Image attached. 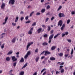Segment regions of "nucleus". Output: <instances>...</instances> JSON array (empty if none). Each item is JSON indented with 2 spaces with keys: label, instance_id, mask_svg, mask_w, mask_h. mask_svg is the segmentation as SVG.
Listing matches in <instances>:
<instances>
[{
  "label": "nucleus",
  "instance_id": "nucleus-1",
  "mask_svg": "<svg viewBox=\"0 0 75 75\" xmlns=\"http://www.w3.org/2000/svg\"><path fill=\"white\" fill-rule=\"evenodd\" d=\"M63 23L62 20H60L58 22V26L60 25V27H61V26H62V25Z\"/></svg>",
  "mask_w": 75,
  "mask_h": 75
},
{
  "label": "nucleus",
  "instance_id": "nucleus-2",
  "mask_svg": "<svg viewBox=\"0 0 75 75\" xmlns=\"http://www.w3.org/2000/svg\"><path fill=\"white\" fill-rule=\"evenodd\" d=\"M9 3V4H11L13 5L15 3V0H10Z\"/></svg>",
  "mask_w": 75,
  "mask_h": 75
},
{
  "label": "nucleus",
  "instance_id": "nucleus-3",
  "mask_svg": "<svg viewBox=\"0 0 75 75\" xmlns=\"http://www.w3.org/2000/svg\"><path fill=\"white\" fill-rule=\"evenodd\" d=\"M45 56H47V55H49V54H51V52H48V51H45Z\"/></svg>",
  "mask_w": 75,
  "mask_h": 75
},
{
  "label": "nucleus",
  "instance_id": "nucleus-4",
  "mask_svg": "<svg viewBox=\"0 0 75 75\" xmlns=\"http://www.w3.org/2000/svg\"><path fill=\"white\" fill-rule=\"evenodd\" d=\"M12 59L13 62L17 61V59L16 58V57H15L14 56H13L12 57Z\"/></svg>",
  "mask_w": 75,
  "mask_h": 75
},
{
  "label": "nucleus",
  "instance_id": "nucleus-5",
  "mask_svg": "<svg viewBox=\"0 0 75 75\" xmlns=\"http://www.w3.org/2000/svg\"><path fill=\"white\" fill-rule=\"evenodd\" d=\"M59 17L61 18V17H65V15L63 13H60L59 14Z\"/></svg>",
  "mask_w": 75,
  "mask_h": 75
},
{
  "label": "nucleus",
  "instance_id": "nucleus-6",
  "mask_svg": "<svg viewBox=\"0 0 75 75\" xmlns=\"http://www.w3.org/2000/svg\"><path fill=\"white\" fill-rule=\"evenodd\" d=\"M65 27V24L64 23L62 25V27L60 28L61 31H63V30H64Z\"/></svg>",
  "mask_w": 75,
  "mask_h": 75
},
{
  "label": "nucleus",
  "instance_id": "nucleus-7",
  "mask_svg": "<svg viewBox=\"0 0 75 75\" xmlns=\"http://www.w3.org/2000/svg\"><path fill=\"white\" fill-rule=\"evenodd\" d=\"M5 4L3 3L2 4V5L1 7V8L2 9H4V7H5Z\"/></svg>",
  "mask_w": 75,
  "mask_h": 75
},
{
  "label": "nucleus",
  "instance_id": "nucleus-8",
  "mask_svg": "<svg viewBox=\"0 0 75 75\" xmlns=\"http://www.w3.org/2000/svg\"><path fill=\"white\" fill-rule=\"evenodd\" d=\"M42 30V28H39L38 29L37 31L38 32V34L40 33V32H41V31Z\"/></svg>",
  "mask_w": 75,
  "mask_h": 75
},
{
  "label": "nucleus",
  "instance_id": "nucleus-9",
  "mask_svg": "<svg viewBox=\"0 0 75 75\" xmlns=\"http://www.w3.org/2000/svg\"><path fill=\"white\" fill-rule=\"evenodd\" d=\"M53 37H54V34H52L50 36L49 39H50V40H52V39L53 38Z\"/></svg>",
  "mask_w": 75,
  "mask_h": 75
},
{
  "label": "nucleus",
  "instance_id": "nucleus-10",
  "mask_svg": "<svg viewBox=\"0 0 75 75\" xmlns=\"http://www.w3.org/2000/svg\"><path fill=\"white\" fill-rule=\"evenodd\" d=\"M30 45H31L29 43L27 46V49H26L27 51V50H28V48H29V47H30Z\"/></svg>",
  "mask_w": 75,
  "mask_h": 75
},
{
  "label": "nucleus",
  "instance_id": "nucleus-11",
  "mask_svg": "<svg viewBox=\"0 0 75 75\" xmlns=\"http://www.w3.org/2000/svg\"><path fill=\"white\" fill-rule=\"evenodd\" d=\"M20 62H24V58H22L20 61Z\"/></svg>",
  "mask_w": 75,
  "mask_h": 75
},
{
  "label": "nucleus",
  "instance_id": "nucleus-12",
  "mask_svg": "<svg viewBox=\"0 0 75 75\" xmlns=\"http://www.w3.org/2000/svg\"><path fill=\"white\" fill-rule=\"evenodd\" d=\"M42 45L43 46L47 45H48V43H47V42H45L42 43Z\"/></svg>",
  "mask_w": 75,
  "mask_h": 75
},
{
  "label": "nucleus",
  "instance_id": "nucleus-13",
  "mask_svg": "<svg viewBox=\"0 0 75 75\" xmlns=\"http://www.w3.org/2000/svg\"><path fill=\"white\" fill-rule=\"evenodd\" d=\"M50 59L51 61H54L55 60V58L54 57H51L50 58Z\"/></svg>",
  "mask_w": 75,
  "mask_h": 75
},
{
  "label": "nucleus",
  "instance_id": "nucleus-14",
  "mask_svg": "<svg viewBox=\"0 0 75 75\" xmlns=\"http://www.w3.org/2000/svg\"><path fill=\"white\" fill-rule=\"evenodd\" d=\"M55 48H56V46H53L52 47L51 50L52 51H53V50H54Z\"/></svg>",
  "mask_w": 75,
  "mask_h": 75
},
{
  "label": "nucleus",
  "instance_id": "nucleus-15",
  "mask_svg": "<svg viewBox=\"0 0 75 75\" xmlns=\"http://www.w3.org/2000/svg\"><path fill=\"white\" fill-rule=\"evenodd\" d=\"M28 64V63H26L24 65V66L22 68V69H23V68H25L27 66V64Z\"/></svg>",
  "mask_w": 75,
  "mask_h": 75
},
{
  "label": "nucleus",
  "instance_id": "nucleus-16",
  "mask_svg": "<svg viewBox=\"0 0 75 75\" xmlns=\"http://www.w3.org/2000/svg\"><path fill=\"white\" fill-rule=\"evenodd\" d=\"M40 59V57H37L36 58H35V61L36 62H37L38 61V60Z\"/></svg>",
  "mask_w": 75,
  "mask_h": 75
},
{
  "label": "nucleus",
  "instance_id": "nucleus-17",
  "mask_svg": "<svg viewBox=\"0 0 75 75\" xmlns=\"http://www.w3.org/2000/svg\"><path fill=\"white\" fill-rule=\"evenodd\" d=\"M6 60L7 61H9L10 60V58L9 57H6Z\"/></svg>",
  "mask_w": 75,
  "mask_h": 75
},
{
  "label": "nucleus",
  "instance_id": "nucleus-18",
  "mask_svg": "<svg viewBox=\"0 0 75 75\" xmlns=\"http://www.w3.org/2000/svg\"><path fill=\"white\" fill-rule=\"evenodd\" d=\"M24 72L22 71L19 73V75H24Z\"/></svg>",
  "mask_w": 75,
  "mask_h": 75
},
{
  "label": "nucleus",
  "instance_id": "nucleus-19",
  "mask_svg": "<svg viewBox=\"0 0 75 75\" xmlns=\"http://www.w3.org/2000/svg\"><path fill=\"white\" fill-rule=\"evenodd\" d=\"M47 30L49 31L51 30V27L50 25H48L47 26Z\"/></svg>",
  "mask_w": 75,
  "mask_h": 75
},
{
  "label": "nucleus",
  "instance_id": "nucleus-20",
  "mask_svg": "<svg viewBox=\"0 0 75 75\" xmlns=\"http://www.w3.org/2000/svg\"><path fill=\"white\" fill-rule=\"evenodd\" d=\"M45 11V8L42 9L41 11V12L42 13H44Z\"/></svg>",
  "mask_w": 75,
  "mask_h": 75
},
{
  "label": "nucleus",
  "instance_id": "nucleus-21",
  "mask_svg": "<svg viewBox=\"0 0 75 75\" xmlns=\"http://www.w3.org/2000/svg\"><path fill=\"white\" fill-rule=\"evenodd\" d=\"M16 38H13L12 40V42L13 43V42H16Z\"/></svg>",
  "mask_w": 75,
  "mask_h": 75
},
{
  "label": "nucleus",
  "instance_id": "nucleus-22",
  "mask_svg": "<svg viewBox=\"0 0 75 75\" xmlns=\"http://www.w3.org/2000/svg\"><path fill=\"white\" fill-rule=\"evenodd\" d=\"M59 35H60V33H58L57 34V35H55L54 37V38H57V37Z\"/></svg>",
  "mask_w": 75,
  "mask_h": 75
},
{
  "label": "nucleus",
  "instance_id": "nucleus-23",
  "mask_svg": "<svg viewBox=\"0 0 75 75\" xmlns=\"http://www.w3.org/2000/svg\"><path fill=\"white\" fill-rule=\"evenodd\" d=\"M30 54H31V51H28L26 54H27L28 56L30 55Z\"/></svg>",
  "mask_w": 75,
  "mask_h": 75
},
{
  "label": "nucleus",
  "instance_id": "nucleus-24",
  "mask_svg": "<svg viewBox=\"0 0 75 75\" xmlns=\"http://www.w3.org/2000/svg\"><path fill=\"white\" fill-rule=\"evenodd\" d=\"M70 22H71V20L70 19H68L67 21V24H68Z\"/></svg>",
  "mask_w": 75,
  "mask_h": 75
},
{
  "label": "nucleus",
  "instance_id": "nucleus-25",
  "mask_svg": "<svg viewBox=\"0 0 75 75\" xmlns=\"http://www.w3.org/2000/svg\"><path fill=\"white\" fill-rule=\"evenodd\" d=\"M16 65H17V63L16 62H14L13 64V66L14 67H16Z\"/></svg>",
  "mask_w": 75,
  "mask_h": 75
},
{
  "label": "nucleus",
  "instance_id": "nucleus-26",
  "mask_svg": "<svg viewBox=\"0 0 75 75\" xmlns=\"http://www.w3.org/2000/svg\"><path fill=\"white\" fill-rule=\"evenodd\" d=\"M60 72L62 74V73H64V69H61Z\"/></svg>",
  "mask_w": 75,
  "mask_h": 75
},
{
  "label": "nucleus",
  "instance_id": "nucleus-27",
  "mask_svg": "<svg viewBox=\"0 0 75 75\" xmlns=\"http://www.w3.org/2000/svg\"><path fill=\"white\" fill-rule=\"evenodd\" d=\"M13 53V51H10L7 54V55H10V54H11Z\"/></svg>",
  "mask_w": 75,
  "mask_h": 75
},
{
  "label": "nucleus",
  "instance_id": "nucleus-28",
  "mask_svg": "<svg viewBox=\"0 0 75 75\" xmlns=\"http://www.w3.org/2000/svg\"><path fill=\"white\" fill-rule=\"evenodd\" d=\"M32 31L30 30L28 32V34H32Z\"/></svg>",
  "mask_w": 75,
  "mask_h": 75
},
{
  "label": "nucleus",
  "instance_id": "nucleus-29",
  "mask_svg": "<svg viewBox=\"0 0 75 75\" xmlns=\"http://www.w3.org/2000/svg\"><path fill=\"white\" fill-rule=\"evenodd\" d=\"M61 8H62V6H59V8L57 9V11H59V10H60V9H61Z\"/></svg>",
  "mask_w": 75,
  "mask_h": 75
},
{
  "label": "nucleus",
  "instance_id": "nucleus-30",
  "mask_svg": "<svg viewBox=\"0 0 75 75\" xmlns=\"http://www.w3.org/2000/svg\"><path fill=\"white\" fill-rule=\"evenodd\" d=\"M36 25V22H35L32 24V26H34Z\"/></svg>",
  "mask_w": 75,
  "mask_h": 75
},
{
  "label": "nucleus",
  "instance_id": "nucleus-31",
  "mask_svg": "<svg viewBox=\"0 0 75 75\" xmlns=\"http://www.w3.org/2000/svg\"><path fill=\"white\" fill-rule=\"evenodd\" d=\"M73 53H74V50H73V49H72L71 52V55H72L73 54Z\"/></svg>",
  "mask_w": 75,
  "mask_h": 75
},
{
  "label": "nucleus",
  "instance_id": "nucleus-32",
  "mask_svg": "<svg viewBox=\"0 0 75 75\" xmlns=\"http://www.w3.org/2000/svg\"><path fill=\"white\" fill-rule=\"evenodd\" d=\"M12 25L13 26H16V23H12Z\"/></svg>",
  "mask_w": 75,
  "mask_h": 75
},
{
  "label": "nucleus",
  "instance_id": "nucleus-33",
  "mask_svg": "<svg viewBox=\"0 0 75 75\" xmlns=\"http://www.w3.org/2000/svg\"><path fill=\"white\" fill-rule=\"evenodd\" d=\"M43 37H45V38H47V37H48V35H47V34H45L44 35Z\"/></svg>",
  "mask_w": 75,
  "mask_h": 75
},
{
  "label": "nucleus",
  "instance_id": "nucleus-34",
  "mask_svg": "<svg viewBox=\"0 0 75 75\" xmlns=\"http://www.w3.org/2000/svg\"><path fill=\"white\" fill-rule=\"evenodd\" d=\"M59 56H60V57H62V56L63 55V53L61 52V53L59 54Z\"/></svg>",
  "mask_w": 75,
  "mask_h": 75
},
{
  "label": "nucleus",
  "instance_id": "nucleus-35",
  "mask_svg": "<svg viewBox=\"0 0 75 75\" xmlns=\"http://www.w3.org/2000/svg\"><path fill=\"white\" fill-rule=\"evenodd\" d=\"M28 55L26 54V55H25V56L24 57L25 59H26V58H28Z\"/></svg>",
  "mask_w": 75,
  "mask_h": 75
},
{
  "label": "nucleus",
  "instance_id": "nucleus-36",
  "mask_svg": "<svg viewBox=\"0 0 75 75\" xmlns=\"http://www.w3.org/2000/svg\"><path fill=\"white\" fill-rule=\"evenodd\" d=\"M52 40H51V39H49V41H48L49 44H50L51 43V42Z\"/></svg>",
  "mask_w": 75,
  "mask_h": 75
},
{
  "label": "nucleus",
  "instance_id": "nucleus-37",
  "mask_svg": "<svg viewBox=\"0 0 75 75\" xmlns=\"http://www.w3.org/2000/svg\"><path fill=\"white\" fill-rule=\"evenodd\" d=\"M67 41H68V42H72V41L71 39H69V40H67Z\"/></svg>",
  "mask_w": 75,
  "mask_h": 75
},
{
  "label": "nucleus",
  "instance_id": "nucleus-38",
  "mask_svg": "<svg viewBox=\"0 0 75 75\" xmlns=\"http://www.w3.org/2000/svg\"><path fill=\"white\" fill-rule=\"evenodd\" d=\"M50 8V5H48L47 6V10H48V9H49Z\"/></svg>",
  "mask_w": 75,
  "mask_h": 75
},
{
  "label": "nucleus",
  "instance_id": "nucleus-39",
  "mask_svg": "<svg viewBox=\"0 0 75 75\" xmlns=\"http://www.w3.org/2000/svg\"><path fill=\"white\" fill-rule=\"evenodd\" d=\"M4 43L1 46V48L3 49V48H4Z\"/></svg>",
  "mask_w": 75,
  "mask_h": 75
},
{
  "label": "nucleus",
  "instance_id": "nucleus-40",
  "mask_svg": "<svg viewBox=\"0 0 75 75\" xmlns=\"http://www.w3.org/2000/svg\"><path fill=\"white\" fill-rule=\"evenodd\" d=\"M71 14L72 15H74V14H75V11H72L71 12Z\"/></svg>",
  "mask_w": 75,
  "mask_h": 75
},
{
  "label": "nucleus",
  "instance_id": "nucleus-41",
  "mask_svg": "<svg viewBox=\"0 0 75 75\" xmlns=\"http://www.w3.org/2000/svg\"><path fill=\"white\" fill-rule=\"evenodd\" d=\"M31 23V21H27L25 22V23Z\"/></svg>",
  "mask_w": 75,
  "mask_h": 75
},
{
  "label": "nucleus",
  "instance_id": "nucleus-42",
  "mask_svg": "<svg viewBox=\"0 0 75 75\" xmlns=\"http://www.w3.org/2000/svg\"><path fill=\"white\" fill-rule=\"evenodd\" d=\"M24 18V17H21V21H23V20Z\"/></svg>",
  "mask_w": 75,
  "mask_h": 75
},
{
  "label": "nucleus",
  "instance_id": "nucleus-43",
  "mask_svg": "<svg viewBox=\"0 0 75 75\" xmlns=\"http://www.w3.org/2000/svg\"><path fill=\"white\" fill-rule=\"evenodd\" d=\"M59 68H60L59 70H61V69H62V68H63V66H60L59 67Z\"/></svg>",
  "mask_w": 75,
  "mask_h": 75
},
{
  "label": "nucleus",
  "instance_id": "nucleus-44",
  "mask_svg": "<svg viewBox=\"0 0 75 75\" xmlns=\"http://www.w3.org/2000/svg\"><path fill=\"white\" fill-rule=\"evenodd\" d=\"M54 17L53 16L51 18V21H53V20H54Z\"/></svg>",
  "mask_w": 75,
  "mask_h": 75
},
{
  "label": "nucleus",
  "instance_id": "nucleus-45",
  "mask_svg": "<svg viewBox=\"0 0 75 75\" xmlns=\"http://www.w3.org/2000/svg\"><path fill=\"white\" fill-rule=\"evenodd\" d=\"M45 69H44L41 71V74H42V72H44L45 71Z\"/></svg>",
  "mask_w": 75,
  "mask_h": 75
},
{
  "label": "nucleus",
  "instance_id": "nucleus-46",
  "mask_svg": "<svg viewBox=\"0 0 75 75\" xmlns=\"http://www.w3.org/2000/svg\"><path fill=\"white\" fill-rule=\"evenodd\" d=\"M34 13V12L33 11L32 12H31L30 14V16L31 17V16H32V14H33V13Z\"/></svg>",
  "mask_w": 75,
  "mask_h": 75
},
{
  "label": "nucleus",
  "instance_id": "nucleus-47",
  "mask_svg": "<svg viewBox=\"0 0 75 75\" xmlns=\"http://www.w3.org/2000/svg\"><path fill=\"white\" fill-rule=\"evenodd\" d=\"M24 34H22L20 35V36L21 37H23V36H24Z\"/></svg>",
  "mask_w": 75,
  "mask_h": 75
},
{
  "label": "nucleus",
  "instance_id": "nucleus-48",
  "mask_svg": "<svg viewBox=\"0 0 75 75\" xmlns=\"http://www.w3.org/2000/svg\"><path fill=\"white\" fill-rule=\"evenodd\" d=\"M65 35H67L68 34H69V33L68 32H65V33H64Z\"/></svg>",
  "mask_w": 75,
  "mask_h": 75
},
{
  "label": "nucleus",
  "instance_id": "nucleus-49",
  "mask_svg": "<svg viewBox=\"0 0 75 75\" xmlns=\"http://www.w3.org/2000/svg\"><path fill=\"white\" fill-rule=\"evenodd\" d=\"M25 19L26 20H27L28 19V16H27L25 17Z\"/></svg>",
  "mask_w": 75,
  "mask_h": 75
},
{
  "label": "nucleus",
  "instance_id": "nucleus-50",
  "mask_svg": "<svg viewBox=\"0 0 75 75\" xmlns=\"http://www.w3.org/2000/svg\"><path fill=\"white\" fill-rule=\"evenodd\" d=\"M12 72H13V70H11L9 71V74H12Z\"/></svg>",
  "mask_w": 75,
  "mask_h": 75
},
{
  "label": "nucleus",
  "instance_id": "nucleus-51",
  "mask_svg": "<svg viewBox=\"0 0 75 75\" xmlns=\"http://www.w3.org/2000/svg\"><path fill=\"white\" fill-rule=\"evenodd\" d=\"M7 20H8V17H6L5 19V21L6 22L7 21Z\"/></svg>",
  "mask_w": 75,
  "mask_h": 75
},
{
  "label": "nucleus",
  "instance_id": "nucleus-52",
  "mask_svg": "<svg viewBox=\"0 0 75 75\" xmlns=\"http://www.w3.org/2000/svg\"><path fill=\"white\" fill-rule=\"evenodd\" d=\"M48 20H49V18H47L45 20V22H47V21H48Z\"/></svg>",
  "mask_w": 75,
  "mask_h": 75
},
{
  "label": "nucleus",
  "instance_id": "nucleus-53",
  "mask_svg": "<svg viewBox=\"0 0 75 75\" xmlns=\"http://www.w3.org/2000/svg\"><path fill=\"white\" fill-rule=\"evenodd\" d=\"M38 51V48H36V50H35V52H37Z\"/></svg>",
  "mask_w": 75,
  "mask_h": 75
},
{
  "label": "nucleus",
  "instance_id": "nucleus-54",
  "mask_svg": "<svg viewBox=\"0 0 75 75\" xmlns=\"http://www.w3.org/2000/svg\"><path fill=\"white\" fill-rule=\"evenodd\" d=\"M40 14L41 13L38 12L36 14V15H37V16H39V15H40Z\"/></svg>",
  "mask_w": 75,
  "mask_h": 75
},
{
  "label": "nucleus",
  "instance_id": "nucleus-55",
  "mask_svg": "<svg viewBox=\"0 0 75 75\" xmlns=\"http://www.w3.org/2000/svg\"><path fill=\"white\" fill-rule=\"evenodd\" d=\"M54 33V30H52L50 31V34H52Z\"/></svg>",
  "mask_w": 75,
  "mask_h": 75
},
{
  "label": "nucleus",
  "instance_id": "nucleus-56",
  "mask_svg": "<svg viewBox=\"0 0 75 75\" xmlns=\"http://www.w3.org/2000/svg\"><path fill=\"white\" fill-rule=\"evenodd\" d=\"M50 15V12H48V13H47L46 14V16H48Z\"/></svg>",
  "mask_w": 75,
  "mask_h": 75
},
{
  "label": "nucleus",
  "instance_id": "nucleus-57",
  "mask_svg": "<svg viewBox=\"0 0 75 75\" xmlns=\"http://www.w3.org/2000/svg\"><path fill=\"white\" fill-rule=\"evenodd\" d=\"M33 30H34V28H32L31 29H30V31H33Z\"/></svg>",
  "mask_w": 75,
  "mask_h": 75
},
{
  "label": "nucleus",
  "instance_id": "nucleus-58",
  "mask_svg": "<svg viewBox=\"0 0 75 75\" xmlns=\"http://www.w3.org/2000/svg\"><path fill=\"white\" fill-rule=\"evenodd\" d=\"M20 14H24V12H23V11H21V12Z\"/></svg>",
  "mask_w": 75,
  "mask_h": 75
},
{
  "label": "nucleus",
  "instance_id": "nucleus-59",
  "mask_svg": "<svg viewBox=\"0 0 75 75\" xmlns=\"http://www.w3.org/2000/svg\"><path fill=\"white\" fill-rule=\"evenodd\" d=\"M65 34H64V33H62V37H64V36H65Z\"/></svg>",
  "mask_w": 75,
  "mask_h": 75
},
{
  "label": "nucleus",
  "instance_id": "nucleus-60",
  "mask_svg": "<svg viewBox=\"0 0 75 75\" xmlns=\"http://www.w3.org/2000/svg\"><path fill=\"white\" fill-rule=\"evenodd\" d=\"M42 27H43V28H45V25H42Z\"/></svg>",
  "mask_w": 75,
  "mask_h": 75
},
{
  "label": "nucleus",
  "instance_id": "nucleus-61",
  "mask_svg": "<svg viewBox=\"0 0 75 75\" xmlns=\"http://www.w3.org/2000/svg\"><path fill=\"white\" fill-rule=\"evenodd\" d=\"M56 74H59V71L58 72V71H56Z\"/></svg>",
  "mask_w": 75,
  "mask_h": 75
},
{
  "label": "nucleus",
  "instance_id": "nucleus-62",
  "mask_svg": "<svg viewBox=\"0 0 75 75\" xmlns=\"http://www.w3.org/2000/svg\"><path fill=\"white\" fill-rule=\"evenodd\" d=\"M64 62H63L61 64H60L59 65H64Z\"/></svg>",
  "mask_w": 75,
  "mask_h": 75
},
{
  "label": "nucleus",
  "instance_id": "nucleus-63",
  "mask_svg": "<svg viewBox=\"0 0 75 75\" xmlns=\"http://www.w3.org/2000/svg\"><path fill=\"white\" fill-rule=\"evenodd\" d=\"M44 52H45V51H44L43 52H42L40 54V55H42V54H43L44 53Z\"/></svg>",
  "mask_w": 75,
  "mask_h": 75
},
{
  "label": "nucleus",
  "instance_id": "nucleus-64",
  "mask_svg": "<svg viewBox=\"0 0 75 75\" xmlns=\"http://www.w3.org/2000/svg\"><path fill=\"white\" fill-rule=\"evenodd\" d=\"M33 75H37V72H35L34 73Z\"/></svg>",
  "mask_w": 75,
  "mask_h": 75
}]
</instances>
